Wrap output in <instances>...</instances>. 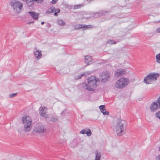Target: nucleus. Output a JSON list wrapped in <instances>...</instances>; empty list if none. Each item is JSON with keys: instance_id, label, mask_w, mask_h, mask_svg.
<instances>
[{"instance_id": "f257e3e1", "label": "nucleus", "mask_w": 160, "mask_h": 160, "mask_svg": "<svg viewBox=\"0 0 160 160\" xmlns=\"http://www.w3.org/2000/svg\"><path fill=\"white\" fill-rule=\"evenodd\" d=\"M98 80L97 78L91 76L88 78L87 83L83 82L80 84V88L89 91H94L97 86V82Z\"/></svg>"}, {"instance_id": "f03ea898", "label": "nucleus", "mask_w": 160, "mask_h": 160, "mask_svg": "<svg viewBox=\"0 0 160 160\" xmlns=\"http://www.w3.org/2000/svg\"><path fill=\"white\" fill-rule=\"evenodd\" d=\"M125 124V121L124 120H118L117 123L115 126V130L118 136H121L124 133L126 129L124 126Z\"/></svg>"}, {"instance_id": "7ed1b4c3", "label": "nucleus", "mask_w": 160, "mask_h": 160, "mask_svg": "<svg viewBox=\"0 0 160 160\" xmlns=\"http://www.w3.org/2000/svg\"><path fill=\"white\" fill-rule=\"evenodd\" d=\"M22 121L25 131L28 132L30 131L31 129L32 124L31 118L29 116H24L22 118Z\"/></svg>"}, {"instance_id": "20e7f679", "label": "nucleus", "mask_w": 160, "mask_h": 160, "mask_svg": "<svg viewBox=\"0 0 160 160\" xmlns=\"http://www.w3.org/2000/svg\"><path fill=\"white\" fill-rule=\"evenodd\" d=\"M159 74L158 73H151L148 75L144 79V82L147 84H150L156 80Z\"/></svg>"}, {"instance_id": "39448f33", "label": "nucleus", "mask_w": 160, "mask_h": 160, "mask_svg": "<svg viewBox=\"0 0 160 160\" xmlns=\"http://www.w3.org/2000/svg\"><path fill=\"white\" fill-rule=\"evenodd\" d=\"M129 83V80L127 78H122L117 81L115 84L116 88L122 89L126 87Z\"/></svg>"}, {"instance_id": "423d86ee", "label": "nucleus", "mask_w": 160, "mask_h": 160, "mask_svg": "<svg viewBox=\"0 0 160 160\" xmlns=\"http://www.w3.org/2000/svg\"><path fill=\"white\" fill-rule=\"evenodd\" d=\"M10 4L14 11L18 13L20 12L22 7V5L21 3L15 0L12 1L10 3Z\"/></svg>"}, {"instance_id": "0eeeda50", "label": "nucleus", "mask_w": 160, "mask_h": 160, "mask_svg": "<svg viewBox=\"0 0 160 160\" xmlns=\"http://www.w3.org/2000/svg\"><path fill=\"white\" fill-rule=\"evenodd\" d=\"M46 129L44 126L41 123L36 124L34 127L33 132L39 134L44 133L46 132Z\"/></svg>"}, {"instance_id": "6e6552de", "label": "nucleus", "mask_w": 160, "mask_h": 160, "mask_svg": "<svg viewBox=\"0 0 160 160\" xmlns=\"http://www.w3.org/2000/svg\"><path fill=\"white\" fill-rule=\"evenodd\" d=\"M160 108V101H156L153 102L150 107V109L152 112H155Z\"/></svg>"}, {"instance_id": "1a4fd4ad", "label": "nucleus", "mask_w": 160, "mask_h": 160, "mask_svg": "<svg viewBox=\"0 0 160 160\" xmlns=\"http://www.w3.org/2000/svg\"><path fill=\"white\" fill-rule=\"evenodd\" d=\"M111 75L110 73L108 71L103 72H102L101 77L102 78L101 81L105 82L110 78Z\"/></svg>"}, {"instance_id": "9d476101", "label": "nucleus", "mask_w": 160, "mask_h": 160, "mask_svg": "<svg viewBox=\"0 0 160 160\" xmlns=\"http://www.w3.org/2000/svg\"><path fill=\"white\" fill-rule=\"evenodd\" d=\"M126 73V71L123 69H117L114 72V76L118 78L123 75Z\"/></svg>"}, {"instance_id": "9b49d317", "label": "nucleus", "mask_w": 160, "mask_h": 160, "mask_svg": "<svg viewBox=\"0 0 160 160\" xmlns=\"http://www.w3.org/2000/svg\"><path fill=\"white\" fill-rule=\"evenodd\" d=\"M23 1L26 2V4L28 6L30 7L33 5L35 1L38 3H41L42 2V0H23Z\"/></svg>"}, {"instance_id": "f8f14e48", "label": "nucleus", "mask_w": 160, "mask_h": 160, "mask_svg": "<svg viewBox=\"0 0 160 160\" xmlns=\"http://www.w3.org/2000/svg\"><path fill=\"white\" fill-rule=\"evenodd\" d=\"M41 108V111L40 112L41 115L43 117L47 118L48 117V115L46 114L47 112V109L45 107H41L40 108Z\"/></svg>"}, {"instance_id": "ddd939ff", "label": "nucleus", "mask_w": 160, "mask_h": 160, "mask_svg": "<svg viewBox=\"0 0 160 160\" xmlns=\"http://www.w3.org/2000/svg\"><path fill=\"white\" fill-rule=\"evenodd\" d=\"M35 56L37 59H39L41 58L42 55L41 51L38 50L36 48L34 49Z\"/></svg>"}, {"instance_id": "4468645a", "label": "nucleus", "mask_w": 160, "mask_h": 160, "mask_svg": "<svg viewBox=\"0 0 160 160\" xmlns=\"http://www.w3.org/2000/svg\"><path fill=\"white\" fill-rule=\"evenodd\" d=\"M99 108L101 112L104 115H108L109 114V112L107 111L105 108V106L103 105H101L99 106Z\"/></svg>"}, {"instance_id": "2eb2a0df", "label": "nucleus", "mask_w": 160, "mask_h": 160, "mask_svg": "<svg viewBox=\"0 0 160 160\" xmlns=\"http://www.w3.org/2000/svg\"><path fill=\"white\" fill-rule=\"evenodd\" d=\"M80 133L82 134H86L88 136H90L91 134V132L90 129L86 128L80 131Z\"/></svg>"}, {"instance_id": "dca6fc26", "label": "nucleus", "mask_w": 160, "mask_h": 160, "mask_svg": "<svg viewBox=\"0 0 160 160\" xmlns=\"http://www.w3.org/2000/svg\"><path fill=\"white\" fill-rule=\"evenodd\" d=\"M74 29L75 30H79L81 28H82L84 30L85 29L87 28H89V25H83L82 24H79L75 25L74 27Z\"/></svg>"}, {"instance_id": "f3484780", "label": "nucleus", "mask_w": 160, "mask_h": 160, "mask_svg": "<svg viewBox=\"0 0 160 160\" xmlns=\"http://www.w3.org/2000/svg\"><path fill=\"white\" fill-rule=\"evenodd\" d=\"M85 63L87 65L91 64L92 62L91 56H86L85 57Z\"/></svg>"}, {"instance_id": "a211bd4d", "label": "nucleus", "mask_w": 160, "mask_h": 160, "mask_svg": "<svg viewBox=\"0 0 160 160\" xmlns=\"http://www.w3.org/2000/svg\"><path fill=\"white\" fill-rule=\"evenodd\" d=\"M28 13L30 14L32 18L36 20L38 19L39 17V14L38 13L32 12H28Z\"/></svg>"}, {"instance_id": "6ab92c4d", "label": "nucleus", "mask_w": 160, "mask_h": 160, "mask_svg": "<svg viewBox=\"0 0 160 160\" xmlns=\"http://www.w3.org/2000/svg\"><path fill=\"white\" fill-rule=\"evenodd\" d=\"M100 16V13L98 12H97L92 14V16L90 17H86V18L87 19H89L91 18L98 17Z\"/></svg>"}, {"instance_id": "aec40b11", "label": "nucleus", "mask_w": 160, "mask_h": 160, "mask_svg": "<svg viewBox=\"0 0 160 160\" xmlns=\"http://www.w3.org/2000/svg\"><path fill=\"white\" fill-rule=\"evenodd\" d=\"M95 160H100L101 155L100 152H96L95 153Z\"/></svg>"}, {"instance_id": "412c9836", "label": "nucleus", "mask_w": 160, "mask_h": 160, "mask_svg": "<svg viewBox=\"0 0 160 160\" xmlns=\"http://www.w3.org/2000/svg\"><path fill=\"white\" fill-rule=\"evenodd\" d=\"M57 23L58 25L61 26H64L65 24V22L62 20L61 19L57 20Z\"/></svg>"}, {"instance_id": "4be33fe9", "label": "nucleus", "mask_w": 160, "mask_h": 160, "mask_svg": "<svg viewBox=\"0 0 160 160\" xmlns=\"http://www.w3.org/2000/svg\"><path fill=\"white\" fill-rule=\"evenodd\" d=\"M156 62L160 64V53L157 54L156 56Z\"/></svg>"}, {"instance_id": "5701e85b", "label": "nucleus", "mask_w": 160, "mask_h": 160, "mask_svg": "<svg viewBox=\"0 0 160 160\" xmlns=\"http://www.w3.org/2000/svg\"><path fill=\"white\" fill-rule=\"evenodd\" d=\"M84 75H85V76L86 75V74L85 73H83V74H80V75H78V76H76L75 77V79H80L81 78V77L82 76H84Z\"/></svg>"}, {"instance_id": "b1692460", "label": "nucleus", "mask_w": 160, "mask_h": 160, "mask_svg": "<svg viewBox=\"0 0 160 160\" xmlns=\"http://www.w3.org/2000/svg\"><path fill=\"white\" fill-rule=\"evenodd\" d=\"M116 43V42L112 40H109L107 41V43L109 44H115Z\"/></svg>"}, {"instance_id": "393cba45", "label": "nucleus", "mask_w": 160, "mask_h": 160, "mask_svg": "<svg viewBox=\"0 0 160 160\" xmlns=\"http://www.w3.org/2000/svg\"><path fill=\"white\" fill-rule=\"evenodd\" d=\"M53 7H52L49 8L48 10L46 11V13H47L49 14L51 13H53Z\"/></svg>"}, {"instance_id": "a878e982", "label": "nucleus", "mask_w": 160, "mask_h": 160, "mask_svg": "<svg viewBox=\"0 0 160 160\" xmlns=\"http://www.w3.org/2000/svg\"><path fill=\"white\" fill-rule=\"evenodd\" d=\"M155 116L160 120V111H158L156 113Z\"/></svg>"}, {"instance_id": "bb28decb", "label": "nucleus", "mask_w": 160, "mask_h": 160, "mask_svg": "<svg viewBox=\"0 0 160 160\" xmlns=\"http://www.w3.org/2000/svg\"><path fill=\"white\" fill-rule=\"evenodd\" d=\"M58 118L56 117H53L51 118V121H53V122H56L58 120Z\"/></svg>"}, {"instance_id": "cd10ccee", "label": "nucleus", "mask_w": 160, "mask_h": 160, "mask_svg": "<svg viewBox=\"0 0 160 160\" xmlns=\"http://www.w3.org/2000/svg\"><path fill=\"white\" fill-rule=\"evenodd\" d=\"M17 93H12L11 94H9L8 95V97L10 98H12V97H15V96H16L17 95Z\"/></svg>"}, {"instance_id": "c85d7f7f", "label": "nucleus", "mask_w": 160, "mask_h": 160, "mask_svg": "<svg viewBox=\"0 0 160 160\" xmlns=\"http://www.w3.org/2000/svg\"><path fill=\"white\" fill-rule=\"evenodd\" d=\"M82 5H75L74 7V9H75L79 8H81Z\"/></svg>"}, {"instance_id": "c756f323", "label": "nucleus", "mask_w": 160, "mask_h": 160, "mask_svg": "<svg viewBox=\"0 0 160 160\" xmlns=\"http://www.w3.org/2000/svg\"><path fill=\"white\" fill-rule=\"evenodd\" d=\"M60 12V10L59 9H58L57 11L56 12H55L54 13V15L55 16H57V14L58 13Z\"/></svg>"}, {"instance_id": "7c9ffc66", "label": "nucleus", "mask_w": 160, "mask_h": 160, "mask_svg": "<svg viewBox=\"0 0 160 160\" xmlns=\"http://www.w3.org/2000/svg\"><path fill=\"white\" fill-rule=\"evenodd\" d=\"M58 9H56L55 8H54V7H53V12H57V10H58Z\"/></svg>"}, {"instance_id": "2f4dec72", "label": "nucleus", "mask_w": 160, "mask_h": 160, "mask_svg": "<svg viewBox=\"0 0 160 160\" xmlns=\"http://www.w3.org/2000/svg\"><path fill=\"white\" fill-rule=\"evenodd\" d=\"M57 1H58V0H52L51 2L52 4H54L56 3V2H57Z\"/></svg>"}, {"instance_id": "473e14b6", "label": "nucleus", "mask_w": 160, "mask_h": 160, "mask_svg": "<svg viewBox=\"0 0 160 160\" xmlns=\"http://www.w3.org/2000/svg\"><path fill=\"white\" fill-rule=\"evenodd\" d=\"M157 31L158 32L160 33V27L157 29Z\"/></svg>"}, {"instance_id": "72a5a7b5", "label": "nucleus", "mask_w": 160, "mask_h": 160, "mask_svg": "<svg viewBox=\"0 0 160 160\" xmlns=\"http://www.w3.org/2000/svg\"><path fill=\"white\" fill-rule=\"evenodd\" d=\"M157 160H160V156H158L157 157Z\"/></svg>"}, {"instance_id": "f704fd0d", "label": "nucleus", "mask_w": 160, "mask_h": 160, "mask_svg": "<svg viewBox=\"0 0 160 160\" xmlns=\"http://www.w3.org/2000/svg\"><path fill=\"white\" fill-rule=\"evenodd\" d=\"M34 21H32V22H28V24H29L31 23H34Z\"/></svg>"}, {"instance_id": "c9c22d12", "label": "nucleus", "mask_w": 160, "mask_h": 160, "mask_svg": "<svg viewBox=\"0 0 160 160\" xmlns=\"http://www.w3.org/2000/svg\"><path fill=\"white\" fill-rule=\"evenodd\" d=\"M64 113H65L64 111L63 112H62L61 113V115L62 116H63V114H64Z\"/></svg>"}, {"instance_id": "e433bc0d", "label": "nucleus", "mask_w": 160, "mask_h": 160, "mask_svg": "<svg viewBox=\"0 0 160 160\" xmlns=\"http://www.w3.org/2000/svg\"><path fill=\"white\" fill-rule=\"evenodd\" d=\"M42 25H43L44 23V22H42L41 23Z\"/></svg>"}, {"instance_id": "4c0bfd02", "label": "nucleus", "mask_w": 160, "mask_h": 160, "mask_svg": "<svg viewBox=\"0 0 160 160\" xmlns=\"http://www.w3.org/2000/svg\"><path fill=\"white\" fill-rule=\"evenodd\" d=\"M157 100H160V97L158 98Z\"/></svg>"}, {"instance_id": "58836bf2", "label": "nucleus", "mask_w": 160, "mask_h": 160, "mask_svg": "<svg viewBox=\"0 0 160 160\" xmlns=\"http://www.w3.org/2000/svg\"><path fill=\"white\" fill-rule=\"evenodd\" d=\"M49 27H51V25L50 24H48Z\"/></svg>"}, {"instance_id": "ea45409f", "label": "nucleus", "mask_w": 160, "mask_h": 160, "mask_svg": "<svg viewBox=\"0 0 160 160\" xmlns=\"http://www.w3.org/2000/svg\"><path fill=\"white\" fill-rule=\"evenodd\" d=\"M61 160H64V159L62 158L61 159Z\"/></svg>"}, {"instance_id": "a19ab883", "label": "nucleus", "mask_w": 160, "mask_h": 160, "mask_svg": "<svg viewBox=\"0 0 160 160\" xmlns=\"http://www.w3.org/2000/svg\"><path fill=\"white\" fill-rule=\"evenodd\" d=\"M159 150L160 151V147L159 148Z\"/></svg>"}]
</instances>
